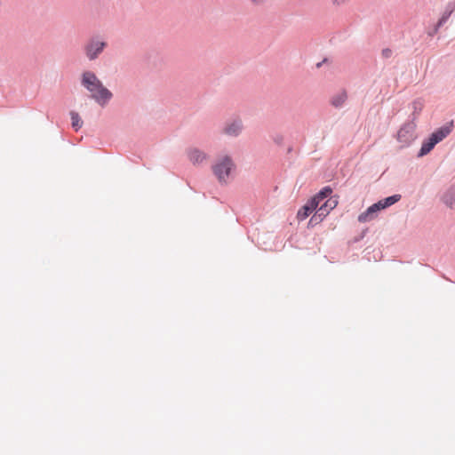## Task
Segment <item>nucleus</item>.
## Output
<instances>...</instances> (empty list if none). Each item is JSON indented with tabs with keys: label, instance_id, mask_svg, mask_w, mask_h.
Instances as JSON below:
<instances>
[{
	"label": "nucleus",
	"instance_id": "nucleus-1",
	"mask_svg": "<svg viewBox=\"0 0 455 455\" xmlns=\"http://www.w3.org/2000/svg\"><path fill=\"white\" fill-rule=\"evenodd\" d=\"M82 84L91 92V97L102 107L112 98V92L91 71H86L83 74Z\"/></svg>",
	"mask_w": 455,
	"mask_h": 455
},
{
	"label": "nucleus",
	"instance_id": "nucleus-2",
	"mask_svg": "<svg viewBox=\"0 0 455 455\" xmlns=\"http://www.w3.org/2000/svg\"><path fill=\"white\" fill-rule=\"evenodd\" d=\"M234 167L235 164L232 159L225 156L220 158L212 166V171L220 182H226Z\"/></svg>",
	"mask_w": 455,
	"mask_h": 455
},
{
	"label": "nucleus",
	"instance_id": "nucleus-3",
	"mask_svg": "<svg viewBox=\"0 0 455 455\" xmlns=\"http://www.w3.org/2000/svg\"><path fill=\"white\" fill-rule=\"evenodd\" d=\"M106 46L107 43L105 41L98 37H92L84 45L85 55L90 60H94L103 52Z\"/></svg>",
	"mask_w": 455,
	"mask_h": 455
},
{
	"label": "nucleus",
	"instance_id": "nucleus-4",
	"mask_svg": "<svg viewBox=\"0 0 455 455\" xmlns=\"http://www.w3.org/2000/svg\"><path fill=\"white\" fill-rule=\"evenodd\" d=\"M337 201L330 199L324 202L315 212V215L310 219V223L317 224L329 213V211L336 207Z\"/></svg>",
	"mask_w": 455,
	"mask_h": 455
},
{
	"label": "nucleus",
	"instance_id": "nucleus-5",
	"mask_svg": "<svg viewBox=\"0 0 455 455\" xmlns=\"http://www.w3.org/2000/svg\"><path fill=\"white\" fill-rule=\"evenodd\" d=\"M243 130V124L241 120H233L226 124L223 128V133L228 136H238Z\"/></svg>",
	"mask_w": 455,
	"mask_h": 455
},
{
	"label": "nucleus",
	"instance_id": "nucleus-6",
	"mask_svg": "<svg viewBox=\"0 0 455 455\" xmlns=\"http://www.w3.org/2000/svg\"><path fill=\"white\" fill-rule=\"evenodd\" d=\"M453 124L451 122L450 124L437 129L434 132L430 138L434 140V143H438L442 141L444 138H446L452 131Z\"/></svg>",
	"mask_w": 455,
	"mask_h": 455
},
{
	"label": "nucleus",
	"instance_id": "nucleus-7",
	"mask_svg": "<svg viewBox=\"0 0 455 455\" xmlns=\"http://www.w3.org/2000/svg\"><path fill=\"white\" fill-rule=\"evenodd\" d=\"M318 207V202L316 199H312L306 205H304L297 213L299 220H306L315 210Z\"/></svg>",
	"mask_w": 455,
	"mask_h": 455
},
{
	"label": "nucleus",
	"instance_id": "nucleus-8",
	"mask_svg": "<svg viewBox=\"0 0 455 455\" xmlns=\"http://www.w3.org/2000/svg\"><path fill=\"white\" fill-rule=\"evenodd\" d=\"M400 199H401L400 195H394V196H388L385 199L379 201L378 203L374 204V205L377 206V210L380 211V210H384V209L395 204Z\"/></svg>",
	"mask_w": 455,
	"mask_h": 455
},
{
	"label": "nucleus",
	"instance_id": "nucleus-9",
	"mask_svg": "<svg viewBox=\"0 0 455 455\" xmlns=\"http://www.w3.org/2000/svg\"><path fill=\"white\" fill-rule=\"evenodd\" d=\"M378 212L379 210H377V206H375L373 204L372 205L368 207V209L365 212H362L358 216V221L362 223L371 221L376 217V213Z\"/></svg>",
	"mask_w": 455,
	"mask_h": 455
},
{
	"label": "nucleus",
	"instance_id": "nucleus-10",
	"mask_svg": "<svg viewBox=\"0 0 455 455\" xmlns=\"http://www.w3.org/2000/svg\"><path fill=\"white\" fill-rule=\"evenodd\" d=\"M188 156L194 164H200L206 159V155L197 148H190L188 151Z\"/></svg>",
	"mask_w": 455,
	"mask_h": 455
},
{
	"label": "nucleus",
	"instance_id": "nucleus-11",
	"mask_svg": "<svg viewBox=\"0 0 455 455\" xmlns=\"http://www.w3.org/2000/svg\"><path fill=\"white\" fill-rule=\"evenodd\" d=\"M347 95L346 92H339L331 100V104L335 108H340L347 100Z\"/></svg>",
	"mask_w": 455,
	"mask_h": 455
},
{
	"label": "nucleus",
	"instance_id": "nucleus-12",
	"mask_svg": "<svg viewBox=\"0 0 455 455\" xmlns=\"http://www.w3.org/2000/svg\"><path fill=\"white\" fill-rule=\"evenodd\" d=\"M443 203L452 208L455 207V188H451L443 197Z\"/></svg>",
	"mask_w": 455,
	"mask_h": 455
},
{
	"label": "nucleus",
	"instance_id": "nucleus-13",
	"mask_svg": "<svg viewBox=\"0 0 455 455\" xmlns=\"http://www.w3.org/2000/svg\"><path fill=\"white\" fill-rule=\"evenodd\" d=\"M435 145L436 143H434V140L429 137L428 140L422 144L419 156H422L428 154Z\"/></svg>",
	"mask_w": 455,
	"mask_h": 455
},
{
	"label": "nucleus",
	"instance_id": "nucleus-14",
	"mask_svg": "<svg viewBox=\"0 0 455 455\" xmlns=\"http://www.w3.org/2000/svg\"><path fill=\"white\" fill-rule=\"evenodd\" d=\"M435 145L436 143H434V140L429 137L428 140L422 144L419 156H422L428 154Z\"/></svg>",
	"mask_w": 455,
	"mask_h": 455
},
{
	"label": "nucleus",
	"instance_id": "nucleus-15",
	"mask_svg": "<svg viewBox=\"0 0 455 455\" xmlns=\"http://www.w3.org/2000/svg\"><path fill=\"white\" fill-rule=\"evenodd\" d=\"M331 192L332 190L331 188H323L313 199H316V202H318L319 204L321 201L331 196Z\"/></svg>",
	"mask_w": 455,
	"mask_h": 455
},
{
	"label": "nucleus",
	"instance_id": "nucleus-16",
	"mask_svg": "<svg viewBox=\"0 0 455 455\" xmlns=\"http://www.w3.org/2000/svg\"><path fill=\"white\" fill-rule=\"evenodd\" d=\"M71 120H72V126L75 128L76 131L80 129L83 125V121L81 120L78 113L72 111L70 113Z\"/></svg>",
	"mask_w": 455,
	"mask_h": 455
},
{
	"label": "nucleus",
	"instance_id": "nucleus-17",
	"mask_svg": "<svg viewBox=\"0 0 455 455\" xmlns=\"http://www.w3.org/2000/svg\"><path fill=\"white\" fill-rule=\"evenodd\" d=\"M330 1L335 6H341V5L347 4L351 0H330Z\"/></svg>",
	"mask_w": 455,
	"mask_h": 455
},
{
	"label": "nucleus",
	"instance_id": "nucleus-18",
	"mask_svg": "<svg viewBox=\"0 0 455 455\" xmlns=\"http://www.w3.org/2000/svg\"><path fill=\"white\" fill-rule=\"evenodd\" d=\"M406 133H408V130L406 128H402L398 132V140H403V138L406 137Z\"/></svg>",
	"mask_w": 455,
	"mask_h": 455
},
{
	"label": "nucleus",
	"instance_id": "nucleus-19",
	"mask_svg": "<svg viewBox=\"0 0 455 455\" xmlns=\"http://www.w3.org/2000/svg\"><path fill=\"white\" fill-rule=\"evenodd\" d=\"M253 5L264 4L267 0H248Z\"/></svg>",
	"mask_w": 455,
	"mask_h": 455
},
{
	"label": "nucleus",
	"instance_id": "nucleus-20",
	"mask_svg": "<svg viewBox=\"0 0 455 455\" xmlns=\"http://www.w3.org/2000/svg\"><path fill=\"white\" fill-rule=\"evenodd\" d=\"M391 54H392V51L390 49H384L382 51V56L384 58H389L391 56Z\"/></svg>",
	"mask_w": 455,
	"mask_h": 455
}]
</instances>
